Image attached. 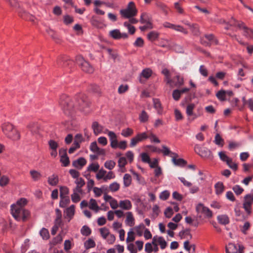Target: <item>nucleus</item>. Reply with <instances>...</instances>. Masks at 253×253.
Returning <instances> with one entry per match:
<instances>
[{
	"instance_id": "nucleus-1",
	"label": "nucleus",
	"mask_w": 253,
	"mask_h": 253,
	"mask_svg": "<svg viewBox=\"0 0 253 253\" xmlns=\"http://www.w3.org/2000/svg\"><path fill=\"white\" fill-rule=\"evenodd\" d=\"M89 102L85 95L80 94L76 97V103L73 104L72 101L67 98L65 100H61L60 104L65 113L70 114L75 109L87 113L85 108L89 106Z\"/></svg>"
},
{
	"instance_id": "nucleus-2",
	"label": "nucleus",
	"mask_w": 253,
	"mask_h": 253,
	"mask_svg": "<svg viewBox=\"0 0 253 253\" xmlns=\"http://www.w3.org/2000/svg\"><path fill=\"white\" fill-rule=\"evenodd\" d=\"M11 212L13 217L19 221L25 220L29 215L28 211L19 206H11Z\"/></svg>"
},
{
	"instance_id": "nucleus-3",
	"label": "nucleus",
	"mask_w": 253,
	"mask_h": 253,
	"mask_svg": "<svg viewBox=\"0 0 253 253\" xmlns=\"http://www.w3.org/2000/svg\"><path fill=\"white\" fill-rule=\"evenodd\" d=\"M120 12L123 18H130L136 15L137 10L134 2L130 1L128 3L126 7L120 10Z\"/></svg>"
},
{
	"instance_id": "nucleus-4",
	"label": "nucleus",
	"mask_w": 253,
	"mask_h": 253,
	"mask_svg": "<svg viewBox=\"0 0 253 253\" xmlns=\"http://www.w3.org/2000/svg\"><path fill=\"white\" fill-rule=\"evenodd\" d=\"M76 61L84 72L88 73L93 72V67L87 61H85L81 55H78L76 57Z\"/></svg>"
},
{
	"instance_id": "nucleus-5",
	"label": "nucleus",
	"mask_w": 253,
	"mask_h": 253,
	"mask_svg": "<svg viewBox=\"0 0 253 253\" xmlns=\"http://www.w3.org/2000/svg\"><path fill=\"white\" fill-rule=\"evenodd\" d=\"M230 25L236 26V21L234 19H233L232 20L230 21ZM237 26L243 30V35L244 36L247 38L253 39V30L248 28L242 22L238 23Z\"/></svg>"
},
{
	"instance_id": "nucleus-6",
	"label": "nucleus",
	"mask_w": 253,
	"mask_h": 253,
	"mask_svg": "<svg viewBox=\"0 0 253 253\" xmlns=\"http://www.w3.org/2000/svg\"><path fill=\"white\" fill-rule=\"evenodd\" d=\"M253 203V191L250 194L246 195L244 197V202L243 203V208L246 212L248 214H251L252 212L251 206Z\"/></svg>"
},
{
	"instance_id": "nucleus-7",
	"label": "nucleus",
	"mask_w": 253,
	"mask_h": 253,
	"mask_svg": "<svg viewBox=\"0 0 253 253\" xmlns=\"http://www.w3.org/2000/svg\"><path fill=\"white\" fill-rule=\"evenodd\" d=\"M103 133L107 134L109 138V140L110 141V146L113 149L117 148V142H118L117 140V136L116 133L112 131H110L107 129H105V131L103 132Z\"/></svg>"
},
{
	"instance_id": "nucleus-8",
	"label": "nucleus",
	"mask_w": 253,
	"mask_h": 253,
	"mask_svg": "<svg viewBox=\"0 0 253 253\" xmlns=\"http://www.w3.org/2000/svg\"><path fill=\"white\" fill-rule=\"evenodd\" d=\"M196 210L197 212L203 213L207 218H211L212 216V211L202 204H199L197 206Z\"/></svg>"
},
{
	"instance_id": "nucleus-9",
	"label": "nucleus",
	"mask_w": 253,
	"mask_h": 253,
	"mask_svg": "<svg viewBox=\"0 0 253 253\" xmlns=\"http://www.w3.org/2000/svg\"><path fill=\"white\" fill-rule=\"evenodd\" d=\"M64 217L69 222L74 217L75 213V207L72 205L66 208L64 211Z\"/></svg>"
},
{
	"instance_id": "nucleus-10",
	"label": "nucleus",
	"mask_w": 253,
	"mask_h": 253,
	"mask_svg": "<svg viewBox=\"0 0 253 253\" xmlns=\"http://www.w3.org/2000/svg\"><path fill=\"white\" fill-rule=\"evenodd\" d=\"M109 36L114 39H126L127 35L126 33H121L119 30L115 29L110 31Z\"/></svg>"
},
{
	"instance_id": "nucleus-11",
	"label": "nucleus",
	"mask_w": 253,
	"mask_h": 253,
	"mask_svg": "<svg viewBox=\"0 0 253 253\" xmlns=\"http://www.w3.org/2000/svg\"><path fill=\"white\" fill-rule=\"evenodd\" d=\"M241 250L240 245L237 247L234 244L229 243L226 247V253H242Z\"/></svg>"
},
{
	"instance_id": "nucleus-12",
	"label": "nucleus",
	"mask_w": 253,
	"mask_h": 253,
	"mask_svg": "<svg viewBox=\"0 0 253 253\" xmlns=\"http://www.w3.org/2000/svg\"><path fill=\"white\" fill-rule=\"evenodd\" d=\"M126 219L125 220V224L126 225L132 227L135 224V219L133 214L130 211L126 212Z\"/></svg>"
},
{
	"instance_id": "nucleus-13",
	"label": "nucleus",
	"mask_w": 253,
	"mask_h": 253,
	"mask_svg": "<svg viewBox=\"0 0 253 253\" xmlns=\"http://www.w3.org/2000/svg\"><path fill=\"white\" fill-rule=\"evenodd\" d=\"M132 207V204L129 200H121L119 202V207L123 210L129 211Z\"/></svg>"
},
{
	"instance_id": "nucleus-14",
	"label": "nucleus",
	"mask_w": 253,
	"mask_h": 253,
	"mask_svg": "<svg viewBox=\"0 0 253 253\" xmlns=\"http://www.w3.org/2000/svg\"><path fill=\"white\" fill-rule=\"evenodd\" d=\"M156 242L159 243L162 249H165L167 245L166 241L162 237L154 236L153 238L152 244H155V243Z\"/></svg>"
},
{
	"instance_id": "nucleus-15",
	"label": "nucleus",
	"mask_w": 253,
	"mask_h": 253,
	"mask_svg": "<svg viewBox=\"0 0 253 253\" xmlns=\"http://www.w3.org/2000/svg\"><path fill=\"white\" fill-rule=\"evenodd\" d=\"M7 137L12 141L18 140L20 138V132L14 128L10 133H9Z\"/></svg>"
},
{
	"instance_id": "nucleus-16",
	"label": "nucleus",
	"mask_w": 253,
	"mask_h": 253,
	"mask_svg": "<svg viewBox=\"0 0 253 253\" xmlns=\"http://www.w3.org/2000/svg\"><path fill=\"white\" fill-rule=\"evenodd\" d=\"M152 71L149 68H146L142 71L140 75L139 81L141 83H142L143 81L142 80V78H145V79H149L152 75Z\"/></svg>"
},
{
	"instance_id": "nucleus-17",
	"label": "nucleus",
	"mask_w": 253,
	"mask_h": 253,
	"mask_svg": "<svg viewBox=\"0 0 253 253\" xmlns=\"http://www.w3.org/2000/svg\"><path fill=\"white\" fill-rule=\"evenodd\" d=\"M86 164V160L83 157L80 158L73 162V166L79 169H82V167L85 165Z\"/></svg>"
},
{
	"instance_id": "nucleus-18",
	"label": "nucleus",
	"mask_w": 253,
	"mask_h": 253,
	"mask_svg": "<svg viewBox=\"0 0 253 253\" xmlns=\"http://www.w3.org/2000/svg\"><path fill=\"white\" fill-rule=\"evenodd\" d=\"M14 128V126L9 123H5L2 126V131L6 136Z\"/></svg>"
},
{
	"instance_id": "nucleus-19",
	"label": "nucleus",
	"mask_w": 253,
	"mask_h": 253,
	"mask_svg": "<svg viewBox=\"0 0 253 253\" xmlns=\"http://www.w3.org/2000/svg\"><path fill=\"white\" fill-rule=\"evenodd\" d=\"M47 182L48 184L51 186H56L59 182L58 176L55 174H53L48 177Z\"/></svg>"
},
{
	"instance_id": "nucleus-20",
	"label": "nucleus",
	"mask_w": 253,
	"mask_h": 253,
	"mask_svg": "<svg viewBox=\"0 0 253 253\" xmlns=\"http://www.w3.org/2000/svg\"><path fill=\"white\" fill-rule=\"evenodd\" d=\"M29 173L31 178L34 181H39L42 178V175L41 173L36 170H31Z\"/></svg>"
},
{
	"instance_id": "nucleus-21",
	"label": "nucleus",
	"mask_w": 253,
	"mask_h": 253,
	"mask_svg": "<svg viewBox=\"0 0 253 253\" xmlns=\"http://www.w3.org/2000/svg\"><path fill=\"white\" fill-rule=\"evenodd\" d=\"M92 127L94 133L95 135H98L99 133H103L105 130H103V127L102 126L99 125L96 122L93 123Z\"/></svg>"
},
{
	"instance_id": "nucleus-22",
	"label": "nucleus",
	"mask_w": 253,
	"mask_h": 253,
	"mask_svg": "<svg viewBox=\"0 0 253 253\" xmlns=\"http://www.w3.org/2000/svg\"><path fill=\"white\" fill-rule=\"evenodd\" d=\"M153 102L154 107L157 110V113L159 115L162 114L163 108L160 100L158 99L154 98L153 99Z\"/></svg>"
},
{
	"instance_id": "nucleus-23",
	"label": "nucleus",
	"mask_w": 253,
	"mask_h": 253,
	"mask_svg": "<svg viewBox=\"0 0 253 253\" xmlns=\"http://www.w3.org/2000/svg\"><path fill=\"white\" fill-rule=\"evenodd\" d=\"M88 208L90 210L94 211L95 212H98V211L101 210V208L98 206L96 201L93 199H91L89 200Z\"/></svg>"
},
{
	"instance_id": "nucleus-24",
	"label": "nucleus",
	"mask_w": 253,
	"mask_h": 253,
	"mask_svg": "<svg viewBox=\"0 0 253 253\" xmlns=\"http://www.w3.org/2000/svg\"><path fill=\"white\" fill-rule=\"evenodd\" d=\"M178 156H173V157L172 158V162L175 166H181L183 167L186 164V162L183 159L179 158L177 159L178 158Z\"/></svg>"
},
{
	"instance_id": "nucleus-25",
	"label": "nucleus",
	"mask_w": 253,
	"mask_h": 253,
	"mask_svg": "<svg viewBox=\"0 0 253 253\" xmlns=\"http://www.w3.org/2000/svg\"><path fill=\"white\" fill-rule=\"evenodd\" d=\"M162 73L165 76V81L167 84H169L170 86H173V80L171 79V76L169 71L167 69H164L162 71Z\"/></svg>"
},
{
	"instance_id": "nucleus-26",
	"label": "nucleus",
	"mask_w": 253,
	"mask_h": 253,
	"mask_svg": "<svg viewBox=\"0 0 253 253\" xmlns=\"http://www.w3.org/2000/svg\"><path fill=\"white\" fill-rule=\"evenodd\" d=\"M162 148L163 149L161 150V152L165 156H169V157H171V158L173 157V156H177L176 153L171 152L167 146L163 145Z\"/></svg>"
},
{
	"instance_id": "nucleus-27",
	"label": "nucleus",
	"mask_w": 253,
	"mask_h": 253,
	"mask_svg": "<svg viewBox=\"0 0 253 253\" xmlns=\"http://www.w3.org/2000/svg\"><path fill=\"white\" fill-rule=\"evenodd\" d=\"M90 150L94 153L100 154L103 152L102 149H100L97 146L96 142L94 141L91 143L90 145Z\"/></svg>"
},
{
	"instance_id": "nucleus-28",
	"label": "nucleus",
	"mask_w": 253,
	"mask_h": 253,
	"mask_svg": "<svg viewBox=\"0 0 253 253\" xmlns=\"http://www.w3.org/2000/svg\"><path fill=\"white\" fill-rule=\"evenodd\" d=\"M218 222L223 225H226L229 223V219L226 215H218L217 217Z\"/></svg>"
},
{
	"instance_id": "nucleus-29",
	"label": "nucleus",
	"mask_w": 253,
	"mask_h": 253,
	"mask_svg": "<svg viewBox=\"0 0 253 253\" xmlns=\"http://www.w3.org/2000/svg\"><path fill=\"white\" fill-rule=\"evenodd\" d=\"M70 203V200L68 196L60 197L59 206L61 208H65Z\"/></svg>"
},
{
	"instance_id": "nucleus-30",
	"label": "nucleus",
	"mask_w": 253,
	"mask_h": 253,
	"mask_svg": "<svg viewBox=\"0 0 253 253\" xmlns=\"http://www.w3.org/2000/svg\"><path fill=\"white\" fill-rule=\"evenodd\" d=\"M149 117V116L147 112L143 110L139 116V119L140 122L145 123L148 121Z\"/></svg>"
},
{
	"instance_id": "nucleus-31",
	"label": "nucleus",
	"mask_w": 253,
	"mask_h": 253,
	"mask_svg": "<svg viewBox=\"0 0 253 253\" xmlns=\"http://www.w3.org/2000/svg\"><path fill=\"white\" fill-rule=\"evenodd\" d=\"M159 36V33L156 31H152L147 35V38L151 42L156 40Z\"/></svg>"
},
{
	"instance_id": "nucleus-32",
	"label": "nucleus",
	"mask_w": 253,
	"mask_h": 253,
	"mask_svg": "<svg viewBox=\"0 0 253 253\" xmlns=\"http://www.w3.org/2000/svg\"><path fill=\"white\" fill-rule=\"evenodd\" d=\"M9 177L6 175H3L0 178V186L4 187L9 183Z\"/></svg>"
},
{
	"instance_id": "nucleus-33",
	"label": "nucleus",
	"mask_w": 253,
	"mask_h": 253,
	"mask_svg": "<svg viewBox=\"0 0 253 253\" xmlns=\"http://www.w3.org/2000/svg\"><path fill=\"white\" fill-rule=\"evenodd\" d=\"M99 165L97 163H91L87 168L88 171L96 172L99 170Z\"/></svg>"
},
{
	"instance_id": "nucleus-34",
	"label": "nucleus",
	"mask_w": 253,
	"mask_h": 253,
	"mask_svg": "<svg viewBox=\"0 0 253 253\" xmlns=\"http://www.w3.org/2000/svg\"><path fill=\"white\" fill-rule=\"evenodd\" d=\"M123 182L125 187H128L131 183V177L129 174H125L123 177Z\"/></svg>"
},
{
	"instance_id": "nucleus-35",
	"label": "nucleus",
	"mask_w": 253,
	"mask_h": 253,
	"mask_svg": "<svg viewBox=\"0 0 253 253\" xmlns=\"http://www.w3.org/2000/svg\"><path fill=\"white\" fill-rule=\"evenodd\" d=\"M195 105L193 103L189 104L187 105L186 110V113L188 117H191L194 115L193 110L195 108Z\"/></svg>"
},
{
	"instance_id": "nucleus-36",
	"label": "nucleus",
	"mask_w": 253,
	"mask_h": 253,
	"mask_svg": "<svg viewBox=\"0 0 253 253\" xmlns=\"http://www.w3.org/2000/svg\"><path fill=\"white\" fill-rule=\"evenodd\" d=\"M215 192L217 195L221 194L224 191V186L221 182H218L215 185Z\"/></svg>"
},
{
	"instance_id": "nucleus-37",
	"label": "nucleus",
	"mask_w": 253,
	"mask_h": 253,
	"mask_svg": "<svg viewBox=\"0 0 253 253\" xmlns=\"http://www.w3.org/2000/svg\"><path fill=\"white\" fill-rule=\"evenodd\" d=\"M40 234L43 240H47L49 237V233L47 229L42 228L40 232Z\"/></svg>"
},
{
	"instance_id": "nucleus-38",
	"label": "nucleus",
	"mask_w": 253,
	"mask_h": 253,
	"mask_svg": "<svg viewBox=\"0 0 253 253\" xmlns=\"http://www.w3.org/2000/svg\"><path fill=\"white\" fill-rule=\"evenodd\" d=\"M120 185L117 182H114L110 184L109 188L110 191L115 192L118 191L120 189Z\"/></svg>"
},
{
	"instance_id": "nucleus-39",
	"label": "nucleus",
	"mask_w": 253,
	"mask_h": 253,
	"mask_svg": "<svg viewBox=\"0 0 253 253\" xmlns=\"http://www.w3.org/2000/svg\"><path fill=\"white\" fill-rule=\"evenodd\" d=\"M90 229L86 225H84L81 229V234L85 236H88L91 234Z\"/></svg>"
},
{
	"instance_id": "nucleus-40",
	"label": "nucleus",
	"mask_w": 253,
	"mask_h": 253,
	"mask_svg": "<svg viewBox=\"0 0 253 253\" xmlns=\"http://www.w3.org/2000/svg\"><path fill=\"white\" fill-rule=\"evenodd\" d=\"M133 133V130L130 128H127L126 129H123L121 132V135L124 137H127L131 136Z\"/></svg>"
},
{
	"instance_id": "nucleus-41",
	"label": "nucleus",
	"mask_w": 253,
	"mask_h": 253,
	"mask_svg": "<svg viewBox=\"0 0 253 253\" xmlns=\"http://www.w3.org/2000/svg\"><path fill=\"white\" fill-rule=\"evenodd\" d=\"M20 12L21 13V16L23 18H25L26 20L34 21V17L28 13L25 10L22 9Z\"/></svg>"
},
{
	"instance_id": "nucleus-42",
	"label": "nucleus",
	"mask_w": 253,
	"mask_h": 253,
	"mask_svg": "<svg viewBox=\"0 0 253 253\" xmlns=\"http://www.w3.org/2000/svg\"><path fill=\"white\" fill-rule=\"evenodd\" d=\"M137 234L139 236H141L143 234V230L145 229V226L143 223L140 224L139 225L134 228Z\"/></svg>"
},
{
	"instance_id": "nucleus-43",
	"label": "nucleus",
	"mask_w": 253,
	"mask_h": 253,
	"mask_svg": "<svg viewBox=\"0 0 253 253\" xmlns=\"http://www.w3.org/2000/svg\"><path fill=\"white\" fill-rule=\"evenodd\" d=\"M218 156L220 158V159L222 161L225 163H226L228 161L230 160V159H231L226 155V152L224 151L219 152Z\"/></svg>"
},
{
	"instance_id": "nucleus-44",
	"label": "nucleus",
	"mask_w": 253,
	"mask_h": 253,
	"mask_svg": "<svg viewBox=\"0 0 253 253\" xmlns=\"http://www.w3.org/2000/svg\"><path fill=\"white\" fill-rule=\"evenodd\" d=\"M116 166V163L112 160L107 161L104 164V167L109 169L112 170Z\"/></svg>"
},
{
	"instance_id": "nucleus-45",
	"label": "nucleus",
	"mask_w": 253,
	"mask_h": 253,
	"mask_svg": "<svg viewBox=\"0 0 253 253\" xmlns=\"http://www.w3.org/2000/svg\"><path fill=\"white\" fill-rule=\"evenodd\" d=\"M69 189L66 186L60 187V197H66L69 193Z\"/></svg>"
},
{
	"instance_id": "nucleus-46",
	"label": "nucleus",
	"mask_w": 253,
	"mask_h": 253,
	"mask_svg": "<svg viewBox=\"0 0 253 253\" xmlns=\"http://www.w3.org/2000/svg\"><path fill=\"white\" fill-rule=\"evenodd\" d=\"M97 173L96 174V177L98 180L103 179L104 180V177L106 174V171L103 169H100L98 170Z\"/></svg>"
},
{
	"instance_id": "nucleus-47",
	"label": "nucleus",
	"mask_w": 253,
	"mask_h": 253,
	"mask_svg": "<svg viewBox=\"0 0 253 253\" xmlns=\"http://www.w3.org/2000/svg\"><path fill=\"white\" fill-rule=\"evenodd\" d=\"M160 44L161 45L164 47H166L169 49L171 47L170 42L168 39H162Z\"/></svg>"
},
{
	"instance_id": "nucleus-48",
	"label": "nucleus",
	"mask_w": 253,
	"mask_h": 253,
	"mask_svg": "<svg viewBox=\"0 0 253 253\" xmlns=\"http://www.w3.org/2000/svg\"><path fill=\"white\" fill-rule=\"evenodd\" d=\"M216 96L218 99L221 101H224L225 100V96H226V92L225 90H220L218 91L216 94Z\"/></svg>"
},
{
	"instance_id": "nucleus-49",
	"label": "nucleus",
	"mask_w": 253,
	"mask_h": 253,
	"mask_svg": "<svg viewBox=\"0 0 253 253\" xmlns=\"http://www.w3.org/2000/svg\"><path fill=\"white\" fill-rule=\"evenodd\" d=\"M135 239V237L134 235V232H133V229H131L127 233V237L126 239V242L127 243L133 242Z\"/></svg>"
},
{
	"instance_id": "nucleus-50",
	"label": "nucleus",
	"mask_w": 253,
	"mask_h": 253,
	"mask_svg": "<svg viewBox=\"0 0 253 253\" xmlns=\"http://www.w3.org/2000/svg\"><path fill=\"white\" fill-rule=\"evenodd\" d=\"M100 232L102 237L104 239H107V236L110 234L109 230L106 227L100 228Z\"/></svg>"
},
{
	"instance_id": "nucleus-51",
	"label": "nucleus",
	"mask_w": 253,
	"mask_h": 253,
	"mask_svg": "<svg viewBox=\"0 0 253 253\" xmlns=\"http://www.w3.org/2000/svg\"><path fill=\"white\" fill-rule=\"evenodd\" d=\"M173 80V85H174L175 86L180 85L183 84V80L180 78L179 76L177 75L175 78L172 79Z\"/></svg>"
},
{
	"instance_id": "nucleus-52",
	"label": "nucleus",
	"mask_w": 253,
	"mask_h": 253,
	"mask_svg": "<svg viewBox=\"0 0 253 253\" xmlns=\"http://www.w3.org/2000/svg\"><path fill=\"white\" fill-rule=\"evenodd\" d=\"M84 246L86 249L93 248L95 246V243L93 240L89 239L84 243Z\"/></svg>"
},
{
	"instance_id": "nucleus-53",
	"label": "nucleus",
	"mask_w": 253,
	"mask_h": 253,
	"mask_svg": "<svg viewBox=\"0 0 253 253\" xmlns=\"http://www.w3.org/2000/svg\"><path fill=\"white\" fill-rule=\"evenodd\" d=\"M28 127L32 133H35L37 131L38 126L36 123L32 122L28 125Z\"/></svg>"
},
{
	"instance_id": "nucleus-54",
	"label": "nucleus",
	"mask_w": 253,
	"mask_h": 253,
	"mask_svg": "<svg viewBox=\"0 0 253 253\" xmlns=\"http://www.w3.org/2000/svg\"><path fill=\"white\" fill-rule=\"evenodd\" d=\"M148 138L150 139L151 141L155 143H160V140L157 137V136L153 134L152 132H150L148 133Z\"/></svg>"
},
{
	"instance_id": "nucleus-55",
	"label": "nucleus",
	"mask_w": 253,
	"mask_h": 253,
	"mask_svg": "<svg viewBox=\"0 0 253 253\" xmlns=\"http://www.w3.org/2000/svg\"><path fill=\"white\" fill-rule=\"evenodd\" d=\"M126 164L127 161L125 157H121L118 160V166L121 169L124 168Z\"/></svg>"
},
{
	"instance_id": "nucleus-56",
	"label": "nucleus",
	"mask_w": 253,
	"mask_h": 253,
	"mask_svg": "<svg viewBox=\"0 0 253 253\" xmlns=\"http://www.w3.org/2000/svg\"><path fill=\"white\" fill-rule=\"evenodd\" d=\"M173 30L182 33L184 34H188V31L185 29H184L182 26L179 25H175Z\"/></svg>"
},
{
	"instance_id": "nucleus-57",
	"label": "nucleus",
	"mask_w": 253,
	"mask_h": 253,
	"mask_svg": "<svg viewBox=\"0 0 253 253\" xmlns=\"http://www.w3.org/2000/svg\"><path fill=\"white\" fill-rule=\"evenodd\" d=\"M165 215L167 218H170L172 216L173 214V211L172 208L170 207L167 208L164 212Z\"/></svg>"
},
{
	"instance_id": "nucleus-58",
	"label": "nucleus",
	"mask_w": 253,
	"mask_h": 253,
	"mask_svg": "<svg viewBox=\"0 0 253 253\" xmlns=\"http://www.w3.org/2000/svg\"><path fill=\"white\" fill-rule=\"evenodd\" d=\"M109 204L111 208L113 210L117 209L119 207V203L118 204V201L114 198L110 201Z\"/></svg>"
},
{
	"instance_id": "nucleus-59",
	"label": "nucleus",
	"mask_w": 253,
	"mask_h": 253,
	"mask_svg": "<svg viewBox=\"0 0 253 253\" xmlns=\"http://www.w3.org/2000/svg\"><path fill=\"white\" fill-rule=\"evenodd\" d=\"M124 25L125 27H127L129 32L131 34H133L134 33V32L135 31V28L134 26L130 25V24L127 22H125L124 23Z\"/></svg>"
},
{
	"instance_id": "nucleus-60",
	"label": "nucleus",
	"mask_w": 253,
	"mask_h": 253,
	"mask_svg": "<svg viewBox=\"0 0 253 253\" xmlns=\"http://www.w3.org/2000/svg\"><path fill=\"white\" fill-rule=\"evenodd\" d=\"M169 192L168 191L165 190L160 193L159 197L161 200H166L169 197Z\"/></svg>"
},
{
	"instance_id": "nucleus-61",
	"label": "nucleus",
	"mask_w": 253,
	"mask_h": 253,
	"mask_svg": "<svg viewBox=\"0 0 253 253\" xmlns=\"http://www.w3.org/2000/svg\"><path fill=\"white\" fill-rule=\"evenodd\" d=\"M71 199L74 203H78L80 200V195L74 191L73 194L71 195Z\"/></svg>"
},
{
	"instance_id": "nucleus-62",
	"label": "nucleus",
	"mask_w": 253,
	"mask_h": 253,
	"mask_svg": "<svg viewBox=\"0 0 253 253\" xmlns=\"http://www.w3.org/2000/svg\"><path fill=\"white\" fill-rule=\"evenodd\" d=\"M223 139L221 138L219 134H216L215 136L214 142L216 144L218 145H223L222 142Z\"/></svg>"
},
{
	"instance_id": "nucleus-63",
	"label": "nucleus",
	"mask_w": 253,
	"mask_h": 253,
	"mask_svg": "<svg viewBox=\"0 0 253 253\" xmlns=\"http://www.w3.org/2000/svg\"><path fill=\"white\" fill-rule=\"evenodd\" d=\"M140 142L138 136L136 135L135 137H133L130 140V146L131 147H133L136 145V144Z\"/></svg>"
},
{
	"instance_id": "nucleus-64",
	"label": "nucleus",
	"mask_w": 253,
	"mask_h": 253,
	"mask_svg": "<svg viewBox=\"0 0 253 253\" xmlns=\"http://www.w3.org/2000/svg\"><path fill=\"white\" fill-rule=\"evenodd\" d=\"M232 189L237 195L241 194L244 191V189L238 185L234 186Z\"/></svg>"
}]
</instances>
